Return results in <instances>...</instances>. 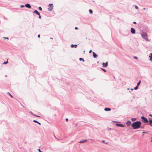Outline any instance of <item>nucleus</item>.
<instances>
[{
	"instance_id": "f257e3e1",
	"label": "nucleus",
	"mask_w": 152,
	"mask_h": 152,
	"mask_svg": "<svg viewBox=\"0 0 152 152\" xmlns=\"http://www.w3.org/2000/svg\"><path fill=\"white\" fill-rule=\"evenodd\" d=\"M141 123L140 121H137L132 123V126L134 129H137L140 127Z\"/></svg>"
},
{
	"instance_id": "f03ea898",
	"label": "nucleus",
	"mask_w": 152,
	"mask_h": 152,
	"mask_svg": "<svg viewBox=\"0 0 152 152\" xmlns=\"http://www.w3.org/2000/svg\"><path fill=\"white\" fill-rule=\"evenodd\" d=\"M141 36L146 41H149L148 39V36L147 34L145 32H143L141 34Z\"/></svg>"
},
{
	"instance_id": "7ed1b4c3",
	"label": "nucleus",
	"mask_w": 152,
	"mask_h": 152,
	"mask_svg": "<svg viewBox=\"0 0 152 152\" xmlns=\"http://www.w3.org/2000/svg\"><path fill=\"white\" fill-rule=\"evenodd\" d=\"M53 5L52 4H49L48 8V10L49 11H51L53 8Z\"/></svg>"
},
{
	"instance_id": "20e7f679",
	"label": "nucleus",
	"mask_w": 152,
	"mask_h": 152,
	"mask_svg": "<svg viewBox=\"0 0 152 152\" xmlns=\"http://www.w3.org/2000/svg\"><path fill=\"white\" fill-rule=\"evenodd\" d=\"M141 119H142V121L144 123H147L148 122V121L147 118L144 116H142L141 117Z\"/></svg>"
},
{
	"instance_id": "39448f33",
	"label": "nucleus",
	"mask_w": 152,
	"mask_h": 152,
	"mask_svg": "<svg viewBox=\"0 0 152 152\" xmlns=\"http://www.w3.org/2000/svg\"><path fill=\"white\" fill-rule=\"evenodd\" d=\"M130 31L131 33L132 34H134L135 33V31L133 28H131Z\"/></svg>"
},
{
	"instance_id": "423d86ee",
	"label": "nucleus",
	"mask_w": 152,
	"mask_h": 152,
	"mask_svg": "<svg viewBox=\"0 0 152 152\" xmlns=\"http://www.w3.org/2000/svg\"><path fill=\"white\" fill-rule=\"evenodd\" d=\"M87 141V140L85 139L80 140L79 142L80 143H83Z\"/></svg>"
},
{
	"instance_id": "0eeeda50",
	"label": "nucleus",
	"mask_w": 152,
	"mask_h": 152,
	"mask_svg": "<svg viewBox=\"0 0 152 152\" xmlns=\"http://www.w3.org/2000/svg\"><path fill=\"white\" fill-rule=\"evenodd\" d=\"M116 126H120L121 127H124V126L122 124H116Z\"/></svg>"
},
{
	"instance_id": "6e6552de",
	"label": "nucleus",
	"mask_w": 152,
	"mask_h": 152,
	"mask_svg": "<svg viewBox=\"0 0 152 152\" xmlns=\"http://www.w3.org/2000/svg\"><path fill=\"white\" fill-rule=\"evenodd\" d=\"M25 6L29 8H30L31 7V6H30V4H25Z\"/></svg>"
},
{
	"instance_id": "1a4fd4ad",
	"label": "nucleus",
	"mask_w": 152,
	"mask_h": 152,
	"mask_svg": "<svg viewBox=\"0 0 152 152\" xmlns=\"http://www.w3.org/2000/svg\"><path fill=\"white\" fill-rule=\"evenodd\" d=\"M126 124L128 126H129L131 125V122L130 121H128L126 122Z\"/></svg>"
},
{
	"instance_id": "9d476101",
	"label": "nucleus",
	"mask_w": 152,
	"mask_h": 152,
	"mask_svg": "<svg viewBox=\"0 0 152 152\" xmlns=\"http://www.w3.org/2000/svg\"><path fill=\"white\" fill-rule=\"evenodd\" d=\"M93 56L94 58H95L97 57L98 56L96 55L94 52H93Z\"/></svg>"
},
{
	"instance_id": "9b49d317",
	"label": "nucleus",
	"mask_w": 152,
	"mask_h": 152,
	"mask_svg": "<svg viewBox=\"0 0 152 152\" xmlns=\"http://www.w3.org/2000/svg\"><path fill=\"white\" fill-rule=\"evenodd\" d=\"M29 113L31 115L34 116H36V117H40V116H38V115H37L35 114H34L32 112H31V111H30L29 112Z\"/></svg>"
},
{
	"instance_id": "f8f14e48",
	"label": "nucleus",
	"mask_w": 152,
	"mask_h": 152,
	"mask_svg": "<svg viewBox=\"0 0 152 152\" xmlns=\"http://www.w3.org/2000/svg\"><path fill=\"white\" fill-rule=\"evenodd\" d=\"M33 13H36L37 15H39L40 13L37 10H34L33 12Z\"/></svg>"
},
{
	"instance_id": "ddd939ff",
	"label": "nucleus",
	"mask_w": 152,
	"mask_h": 152,
	"mask_svg": "<svg viewBox=\"0 0 152 152\" xmlns=\"http://www.w3.org/2000/svg\"><path fill=\"white\" fill-rule=\"evenodd\" d=\"M105 111H110L111 110V109L110 108H105Z\"/></svg>"
},
{
	"instance_id": "4468645a",
	"label": "nucleus",
	"mask_w": 152,
	"mask_h": 152,
	"mask_svg": "<svg viewBox=\"0 0 152 152\" xmlns=\"http://www.w3.org/2000/svg\"><path fill=\"white\" fill-rule=\"evenodd\" d=\"M33 122H36V123H38V124H39V125H41V124L39 122H38L36 120H33Z\"/></svg>"
},
{
	"instance_id": "2eb2a0df",
	"label": "nucleus",
	"mask_w": 152,
	"mask_h": 152,
	"mask_svg": "<svg viewBox=\"0 0 152 152\" xmlns=\"http://www.w3.org/2000/svg\"><path fill=\"white\" fill-rule=\"evenodd\" d=\"M77 46V45H71V47L72 48H73L74 47H75V48H76Z\"/></svg>"
},
{
	"instance_id": "dca6fc26",
	"label": "nucleus",
	"mask_w": 152,
	"mask_h": 152,
	"mask_svg": "<svg viewBox=\"0 0 152 152\" xmlns=\"http://www.w3.org/2000/svg\"><path fill=\"white\" fill-rule=\"evenodd\" d=\"M140 83H141V81H140H140L139 82H138V83H137V86H138L140 85Z\"/></svg>"
},
{
	"instance_id": "f3484780",
	"label": "nucleus",
	"mask_w": 152,
	"mask_h": 152,
	"mask_svg": "<svg viewBox=\"0 0 152 152\" xmlns=\"http://www.w3.org/2000/svg\"><path fill=\"white\" fill-rule=\"evenodd\" d=\"M149 57L150 58V61H152V56H149Z\"/></svg>"
},
{
	"instance_id": "a211bd4d",
	"label": "nucleus",
	"mask_w": 152,
	"mask_h": 152,
	"mask_svg": "<svg viewBox=\"0 0 152 152\" xmlns=\"http://www.w3.org/2000/svg\"><path fill=\"white\" fill-rule=\"evenodd\" d=\"M8 59H7V60H8ZM8 63V61H5L4 62H3V64H7V63Z\"/></svg>"
},
{
	"instance_id": "6ab92c4d",
	"label": "nucleus",
	"mask_w": 152,
	"mask_h": 152,
	"mask_svg": "<svg viewBox=\"0 0 152 152\" xmlns=\"http://www.w3.org/2000/svg\"><path fill=\"white\" fill-rule=\"evenodd\" d=\"M149 124H152V120H150L148 121Z\"/></svg>"
},
{
	"instance_id": "aec40b11",
	"label": "nucleus",
	"mask_w": 152,
	"mask_h": 152,
	"mask_svg": "<svg viewBox=\"0 0 152 152\" xmlns=\"http://www.w3.org/2000/svg\"><path fill=\"white\" fill-rule=\"evenodd\" d=\"M79 60L80 61H82L83 62H84L85 61L84 60L83 58H79Z\"/></svg>"
},
{
	"instance_id": "412c9836",
	"label": "nucleus",
	"mask_w": 152,
	"mask_h": 152,
	"mask_svg": "<svg viewBox=\"0 0 152 152\" xmlns=\"http://www.w3.org/2000/svg\"><path fill=\"white\" fill-rule=\"evenodd\" d=\"M136 118H131V120L132 121H135L136 120Z\"/></svg>"
},
{
	"instance_id": "4be33fe9",
	"label": "nucleus",
	"mask_w": 152,
	"mask_h": 152,
	"mask_svg": "<svg viewBox=\"0 0 152 152\" xmlns=\"http://www.w3.org/2000/svg\"><path fill=\"white\" fill-rule=\"evenodd\" d=\"M89 12L91 14H92V13H93V11H92V10H89Z\"/></svg>"
},
{
	"instance_id": "5701e85b",
	"label": "nucleus",
	"mask_w": 152,
	"mask_h": 152,
	"mask_svg": "<svg viewBox=\"0 0 152 152\" xmlns=\"http://www.w3.org/2000/svg\"><path fill=\"white\" fill-rule=\"evenodd\" d=\"M107 65H108V62H106L105 63V67H106L107 66Z\"/></svg>"
},
{
	"instance_id": "b1692460",
	"label": "nucleus",
	"mask_w": 152,
	"mask_h": 152,
	"mask_svg": "<svg viewBox=\"0 0 152 152\" xmlns=\"http://www.w3.org/2000/svg\"><path fill=\"white\" fill-rule=\"evenodd\" d=\"M138 86H137L134 88V89L136 90L137 89H138Z\"/></svg>"
},
{
	"instance_id": "393cba45",
	"label": "nucleus",
	"mask_w": 152,
	"mask_h": 152,
	"mask_svg": "<svg viewBox=\"0 0 152 152\" xmlns=\"http://www.w3.org/2000/svg\"><path fill=\"white\" fill-rule=\"evenodd\" d=\"M135 7L136 9H138V7L136 5H135Z\"/></svg>"
},
{
	"instance_id": "a878e982",
	"label": "nucleus",
	"mask_w": 152,
	"mask_h": 152,
	"mask_svg": "<svg viewBox=\"0 0 152 152\" xmlns=\"http://www.w3.org/2000/svg\"><path fill=\"white\" fill-rule=\"evenodd\" d=\"M41 11L42 10V8L41 7H39L38 8Z\"/></svg>"
},
{
	"instance_id": "bb28decb",
	"label": "nucleus",
	"mask_w": 152,
	"mask_h": 152,
	"mask_svg": "<svg viewBox=\"0 0 152 152\" xmlns=\"http://www.w3.org/2000/svg\"><path fill=\"white\" fill-rule=\"evenodd\" d=\"M20 7H24V5H21L20 6Z\"/></svg>"
},
{
	"instance_id": "cd10ccee",
	"label": "nucleus",
	"mask_w": 152,
	"mask_h": 152,
	"mask_svg": "<svg viewBox=\"0 0 152 152\" xmlns=\"http://www.w3.org/2000/svg\"><path fill=\"white\" fill-rule=\"evenodd\" d=\"M3 38L4 39H9V38L8 37H3Z\"/></svg>"
},
{
	"instance_id": "c85d7f7f",
	"label": "nucleus",
	"mask_w": 152,
	"mask_h": 152,
	"mask_svg": "<svg viewBox=\"0 0 152 152\" xmlns=\"http://www.w3.org/2000/svg\"><path fill=\"white\" fill-rule=\"evenodd\" d=\"M102 65H103V67H104V62H103L102 63Z\"/></svg>"
},
{
	"instance_id": "c756f323",
	"label": "nucleus",
	"mask_w": 152,
	"mask_h": 152,
	"mask_svg": "<svg viewBox=\"0 0 152 152\" xmlns=\"http://www.w3.org/2000/svg\"><path fill=\"white\" fill-rule=\"evenodd\" d=\"M8 94H9V95H10L11 96V97H12V95H11L9 92H8Z\"/></svg>"
},
{
	"instance_id": "7c9ffc66",
	"label": "nucleus",
	"mask_w": 152,
	"mask_h": 152,
	"mask_svg": "<svg viewBox=\"0 0 152 152\" xmlns=\"http://www.w3.org/2000/svg\"><path fill=\"white\" fill-rule=\"evenodd\" d=\"M39 15V18H40V19H41V16L40 15V14H39V15Z\"/></svg>"
},
{
	"instance_id": "2f4dec72",
	"label": "nucleus",
	"mask_w": 152,
	"mask_h": 152,
	"mask_svg": "<svg viewBox=\"0 0 152 152\" xmlns=\"http://www.w3.org/2000/svg\"><path fill=\"white\" fill-rule=\"evenodd\" d=\"M101 69L102 70H103L104 72V69L101 68Z\"/></svg>"
},
{
	"instance_id": "473e14b6",
	"label": "nucleus",
	"mask_w": 152,
	"mask_h": 152,
	"mask_svg": "<svg viewBox=\"0 0 152 152\" xmlns=\"http://www.w3.org/2000/svg\"><path fill=\"white\" fill-rule=\"evenodd\" d=\"M134 58L135 59H137V57H136V56H134Z\"/></svg>"
},
{
	"instance_id": "72a5a7b5",
	"label": "nucleus",
	"mask_w": 152,
	"mask_h": 152,
	"mask_svg": "<svg viewBox=\"0 0 152 152\" xmlns=\"http://www.w3.org/2000/svg\"><path fill=\"white\" fill-rule=\"evenodd\" d=\"M38 151H39V152H42V151H40V149H38Z\"/></svg>"
},
{
	"instance_id": "f704fd0d",
	"label": "nucleus",
	"mask_w": 152,
	"mask_h": 152,
	"mask_svg": "<svg viewBox=\"0 0 152 152\" xmlns=\"http://www.w3.org/2000/svg\"><path fill=\"white\" fill-rule=\"evenodd\" d=\"M92 51V50H90L89 51V53H91Z\"/></svg>"
},
{
	"instance_id": "c9c22d12",
	"label": "nucleus",
	"mask_w": 152,
	"mask_h": 152,
	"mask_svg": "<svg viewBox=\"0 0 152 152\" xmlns=\"http://www.w3.org/2000/svg\"><path fill=\"white\" fill-rule=\"evenodd\" d=\"M75 29H76V30L77 29H78V28H77V27H75Z\"/></svg>"
},
{
	"instance_id": "e433bc0d",
	"label": "nucleus",
	"mask_w": 152,
	"mask_h": 152,
	"mask_svg": "<svg viewBox=\"0 0 152 152\" xmlns=\"http://www.w3.org/2000/svg\"><path fill=\"white\" fill-rule=\"evenodd\" d=\"M38 38H39L40 37V35L39 34L38 35Z\"/></svg>"
},
{
	"instance_id": "4c0bfd02",
	"label": "nucleus",
	"mask_w": 152,
	"mask_h": 152,
	"mask_svg": "<svg viewBox=\"0 0 152 152\" xmlns=\"http://www.w3.org/2000/svg\"><path fill=\"white\" fill-rule=\"evenodd\" d=\"M66 121H68V119L67 118H66Z\"/></svg>"
},
{
	"instance_id": "58836bf2",
	"label": "nucleus",
	"mask_w": 152,
	"mask_h": 152,
	"mask_svg": "<svg viewBox=\"0 0 152 152\" xmlns=\"http://www.w3.org/2000/svg\"><path fill=\"white\" fill-rule=\"evenodd\" d=\"M149 116L152 117V115L151 114L149 115Z\"/></svg>"
},
{
	"instance_id": "ea45409f",
	"label": "nucleus",
	"mask_w": 152,
	"mask_h": 152,
	"mask_svg": "<svg viewBox=\"0 0 152 152\" xmlns=\"http://www.w3.org/2000/svg\"><path fill=\"white\" fill-rule=\"evenodd\" d=\"M102 142L103 143H104V140H102Z\"/></svg>"
},
{
	"instance_id": "a19ab883",
	"label": "nucleus",
	"mask_w": 152,
	"mask_h": 152,
	"mask_svg": "<svg viewBox=\"0 0 152 152\" xmlns=\"http://www.w3.org/2000/svg\"><path fill=\"white\" fill-rule=\"evenodd\" d=\"M133 23L134 24H136V22H135V21Z\"/></svg>"
},
{
	"instance_id": "79ce46f5",
	"label": "nucleus",
	"mask_w": 152,
	"mask_h": 152,
	"mask_svg": "<svg viewBox=\"0 0 152 152\" xmlns=\"http://www.w3.org/2000/svg\"><path fill=\"white\" fill-rule=\"evenodd\" d=\"M149 125L150 126H152V124H149Z\"/></svg>"
},
{
	"instance_id": "37998d69",
	"label": "nucleus",
	"mask_w": 152,
	"mask_h": 152,
	"mask_svg": "<svg viewBox=\"0 0 152 152\" xmlns=\"http://www.w3.org/2000/svg\"><path fill=\"white\" fill-rule=\"evenodd\" d=\"M150 56H152V53H150Z\"/></svg>"
},
{
	"instance_id": "c03bdc74",
	"label": "nucleus",
	"mask_w": 152,
	"mask_h": 152,
	"mask_svg": "<svg viewBox=\"0 0 152 152\" xmlns=\"http://www.w3.org/2000/svg\"><path fill=\"white\" fill-rule=\"evenodd\" d=\"M143 10H145V8H143Z\"/></svg>"
},
{
	"instance_id": "a18cd8bd",
	"label": "nucleus",
	"mask_w": 152,
	"mask_h": 152,
	"mask_svg": "<svg viewBox=\"0 0 152 152\" xmlns=\"http://www.w3.org/2000/svg\"><path fill=\"white\" fill-rule=\"evenodd\" d=\"M131 90H132H132H133V89L132 88H131Z\"/></svg>"
},
{
	"instance_id": "49530a36",
	"label": "nucleus",
	"mask_w": 152,
	"mask_h": 152,
	"mask_svg": "<svg viewBox=\"0 0 152 152\" xmlns=\"http://www.w3.org/2000/svg\"><path fill=\"white\" fill-rule=\"evenodd\" d=\"M50 38L51 39H53V38Z\"/></svg>"
},
{
	"instance_id": "de8ad7c7",
	"label": "nucleus",
	"mask_w": 152,
	"mask_h": 152,
	"mask_svg": "<svg viewBox=\"0 0 152 152\" xmlns=\"http://www.w3.org/2000/svg\"><path fill=\"white\" fill-rule=\"evenodd\" d=\"M105 72H106V70H105Z\"/></svg>"
},
{
	"instance_id": "09e8293b",
	"label": "nucleus",
	"mask_w": 152,
	"mask_h": 152,
	"mask_svg": "<svg viewBox=\"0 0 152 152\" xmlns=\"http://www.w3.org/2000/svg\"><path fill=\"white\" fill-rule=\"evenodd\" d=\"M145 132H143V133H145Z\"/></svg>"
},
{
	"instance_id": "8fccbe9b",
	"label": "nucleus",
	"mask_w": 152,
	"mask_h": 152,
	"mask_svg": "<svg viewBox=\"0 0 152 152\" xmlns=\"http://www.w3.org/2000/svg\"><path fill=\"white\" fill-rule=\"evenodd\" d=\"M151 142H152V140H151Z\"/></svg>"
}]
</instances>
